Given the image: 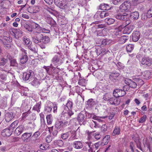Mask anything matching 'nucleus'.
<instances>
[{
  "label": "nucleus",
  "mask_w": 152,
  "mask_h": 152,
  "mask_svg": "<svg viewBox=\"0 0 152 152\" xmlns=\"http://www.w3.org/2000/svg\"><path fill=\"white\" fill-rule=\"evenodd\" d=\"M64 57L61 53L58 52L54 55L51 60V64L49 67L53 69L61 65L64 61Z\"/></svg>",
  "instance_id": "nucleus-1"
},
{
  "label": "nucleus",
  "mask_w": 152,
  "mask_h": 152,
  "mask_svg": "<svg viewBox=\"0 0 152 152\" xmlns=\"http://www.w3.org/2000/svg\"><path fill=\"white\" fill-rule=\"evenodd\" d=\"M70 137L69 139V140H72V139H76V132L74 130H71L65 133H62L61 134V138L64 140H66Z\"/></svg>",
  "instance_id": "nucleus-2"
},
{
  "label": "nucleus",
  "mask_w": 152,
  "mask_h": 152,
  "mask_svg": "<svg viewBox=\"0 0 152 152\" xmlns=\"http://www.w3.org/2000/svg\"><path fill=\"white\" fill-rule=\"evenodd\" d=\"M34 76V72L32 70H29L23 73V78L25 81H31Z\"/></svg>",
  "instance_id": "nucleus-3"
},
{
  "label": "nucleus",
  "mask_w": 152,
  "mask_h": 152,
  "mask_svg": "<svg viewBox=\"0 0 152 152\" xmlns=\"http://www.w3.org/2000/svg\"><path fill=\"white\" fill-rule=\"evenodd\" d=\"M131 6V4L128 1H125L120 6V10L121 12H124L129 10Z\"/></svg>",
  "instance_id": "nucleus-4"
},
{
  "label": "nucleus",
  "mask_w": 152,
  "mask_h": 152,
  "mask_svg": "<svg viewBox=\"0 0 152 152\" xmlns=\"http://www.w3.org/2000/svg\"><path fill=\"white\" fill-rule=\"evenodd\" d=\"M43 38V35L41 34H34L32 35V41L36 44L41 42Z\"/></svg>",
  "instance_id": "nucleus-5"
},
{
  "label": "nucleus",
  "mask_w": 152,
  "mask_h": 152,
  "mask_svg": "<svg viewBox=\"0 0 152 152\" xmlns=\"http://www.w3.org/2000/svg\"><path fill=\"white\" fill-rule=\"evenodd\" d=\"M125 94V91L122 89H117L115 90L113 92V96L116 97H121Z\"/></svg>",
  "instance_id": "nucleus-6"
},
{
  "label": "nucleus",
  "mask_w": 152,
  "mask_h": 152,
  "mask_svg": "<svg viewBox=\"0 0 152 152\" xmlns=\"http://www.w3.org/2000/svg\"><path fill=\"white\" fill-rule=\"evenodd\" d=\"M54 3L60 8L64 9L67 7L65 0H54Z\"/></svg>",
  "instance_id": "nucleus-7"
},
{
  "label": "nucleus",
  "mask_w": 152,
  "mask_h": 152,
  "mask_svg": "<svg viewBox=\"0 0 152 152\" xmlns=\"http://www.w3.org/2000/svg\"><path fill=\"white\" fill-rule=\"evenodd\" d=\"M32 133L26 132L23 133L21 136V138L22 140L25 142L30 141L29 138L32 135Z\"/></svg>",
  "instance_id": "nucleus-8"
},
{
  "label": "nucleus",
  "mask_w": 152,
  "mask_h": 152,
  "mask_svg": "<svg viewBox=\"0 0 152 152\" xmlns=\"http://www.w3.org/2000/svg\"><path fill=\"white\" fill-rule=\"evenodd\" d=\"M4 41H3V43L5 48L6 49L9 48L10 47V45L9 44V43L12 41V38L11 37H4Z\"/></svg>",
  "instance_id": "nucleus-9"
},
{
  "label": "nucleus",
  "mask_w": 152,
  "mask_h": 152,
  "mask_svg": "<svg viewBox=\"0 0 152 152\" xmlns=\"http://www.w3.org/2000/svg\"><path fill=\"white\" fill-rule=\"evenodd\" d=\"M125 83L129 86V87L132 88H136L137 85V83L130 79H126L125 80Z\"/></svg>",
  "instance_id": "nucleus-10"
},
{
  "label": "nucleus",
  "mask_w": 152,
  "mask_h": 152,
  "mask_svg": "<svg viewBox=\"0 0 152 152\" xmlns=\"http://www.w3.org/2000/svg\"><path fill=\"white\" fill-rule=\"evenodd\" d=\"M25 129V128L23 125L19 126L15 129V134L16 135L18 136L20 135Z\"/></svg>",
  "instance_id": "nucleus-11"
},
{
  "label": "nucleus",
  "mask_w": 152,
  "mask_h": 152,
  "mask_svg": "<svg viewBox=\"0 0 152 152\" xmlns=\"http://www.w3.org/2000/svg\"><path fill=\"white\" fill-rule=\"evenodd\" d=\"M15 114L12 112H8L5 115V119L7 122H9L15 117Z\"/></svg>",
  "instance_id": "nucleus-12"
},
{
  "label": "nucleus",
  "mask_w": 152,
  "mask_h": 152,
  "mask_svg": "<svg viewBox=\"0 0 152 152\" xmlns=\"http://www.w3.org/2000/svg\"><path fill=\"white\" fill-rule=\"evenodd\" d=\"M40 10L38 6H34V7H29L27 9L28 11L31 13H36L39 12Z\"/></svg>",
  "instance_id": "nucleus-13"
},
{
  "label": "nucleus",
  "mask_w": 152,
  "mask_h": 152,
  "mask_svg": "<svg viewBox=\"0 0 152 152\" xmlns=\"http://www.w3.org/2000/svg\"><path fill=\"white\" fill-rule=\"evenodd\" d=\"M152 63V59L149 58H143L142 59V64L148 66H151Z\"/></svg>",
  "instance_id": "nucleus-14"
},
{
  "label": "nucleus",
  "mask_w": 152,
  "mask_h": 152,
  "mask_svg": "<svg viewBox=\"0 0 152 152\" xmlns=\"http://www.w3.org/2000/svg\"><path fill=\"white\" fill-rule=\"evenodd\" d=\"M134 28V26L132 25H128L125 27L123 31L124 34H129Z\"/></svg>",
  "instance_id": "nucleus-15"
},
{
  "label": "nucleus",
  "mask_w": 152,
  "mask_h": 152,
  "mask_svg": "<svg viewBox=\"0 0 152 152\" xmlns=\"http://www.w3.org/2000/svg\"><path fill=\"white\" fill-rule=\"evenodd\" d=\"M140 33L137 31H135L133 32L132 35V40L134 42L137 41L140 38Z\"/></svg>",
  "instance_id": "nucleus-16"
},
{
  "label": "nucleus",
  "mask_w": 152,
  "mask_h": 152,
  "mask_svg": "<svg viewBox=\"0 0 152 152\" xmlns=\"http://www.w3.org/2000/svg\"><path fill=\"white\" fill-rule=\"evenodd\" d=\"M77 120L81 125L84 124H85V116L83 114L80 113L77 117Z\"/></svg>",
  "instance_id": "nucleus-17"
},
{
  "label": "nucleus",
  "mask_w": 152,
  "mask_h": 152,
  "mask_svg": "<svg viewBox=\"0 0 152 152\" xmlns=\"http://www.w3.org/2000/svg\"><path fill=\"white\" fill-rule=\"evenodd\" d=\"M9 129H6L3 130L1 133V135L3 137H9L12 134V131Z\"/></svg>",
  "instance_id": "nucleus-18"
},
{
  "label": "nucleus",
  "mask_w": 152,
  "mask_h": 152,
  "mask_svg": "<svg viewBox=\"0 0 152 152\" xmlns=\"http://www.w3.org/2000/svg\"><path fill=\"white\" fill-rule=\"evenodd\" d=\"M68 109L66 106L65 105H63L61 107L60 110L62 113L61 117H65V116H66L68 114L66 112L67 111Z\"/></svg>",
  "instance_id": "nucleus-19"
},
{
  "label": "nucleus",
  "mask_w": 152,
  "mask_h": 152,
  "mask_svg": "<svg viewBox=\"0 0 152 152\" xmlns=\"http://www.w3.org/2000/svg\"><path fill=\"white\" fill-rule=\"evenodd\" d=\"M40 135V132L37 131L35 132L34 134L31 136L32 139L31 140V142L32 143H35L36 141L37 140L38 137Z\"/></svg>",
  "instance_id": "nucleus-20"
},
{
  "label": "nucleus",
  "mask_w": 152,
  "mask_h": 152,
  "mask_svg": "<svg viewBox=\"0 0 152 152\" xmlns=\"http://www.w3.org/2000/svg\"><path fill=\"white\" fill-rule=\"evenodd\" d=\"M73 146L75 148L78 149L82 148L83 145L81 141H75L73 143Z\"/></svg>",
  "instance_id": "nucleus-21"
},
{
  "label": "nucleus",
  "mask_w": 152,
  "mask_h": 152,
  "mask_svg": "<svg viewBox=\"0 0 152 152\" xmlns=\"http://www.w3.org/2000/svg\"><path fill=\"white\" fill-rule=\"evenodd\" d=\"M109 51L106 48H98L96 50V52L97 55H99L101 53L106 54Z\"/></svg>",
  "instance_id": "nucleus-22"
},
{
  "label": "nucleus",
  "mask_w": 152,
  "mask_h": 152,
  "mask_svg": "<svg viewBox=\"0 0 152 152\" xmlns=\"http://www.w3.org/2000/svg\"><path fill=\"white\" fill-rule=\"evenodd\" d=\"M110 136L109 135H106L103 139L101 143V145L104 146L107 145Z\"/></svg>",
  "instance_id": "nucleus-23"
},
{
  "label": "nucleus",
  "mask_w": 152,
  "mask_h": 152,
  "mask_svg": "<svg viewBox=\"0 0 152 152\" xmlns=\"http://www.w3.org/2000/svg\"><path fill=\"white\" fill-rule=\"evenodd\" d=\"M121 34L122 32L121 31L117 29L113 32L112 35L114 38L119 37Z\"/></svg>",
  "instance_id": "nucleus-24"
},
{
  "label": "nucleus",
  "mask_w": 152,
  "mask_h": 152,
  "mask_svg": "<svg viewBox=\"0 0 152 152\" xmlns=\"http://www.w3.org/2000/svg\"><path fill=\"white\" fill-rule=\"evenodd\" d=\"M121 129L118 126H116L114 128L112 133V135L113 136L116 135H119L120 134Z\"/></svg>",
  "instance_id": "nucleus-25"
},
{
  "label": "nucleus",
  "mask_w": 152,
  "mask_h": 152,
  "mask_svg": "<svg viewBox=\"0 0 152 152\" xmlns=\"http://www.w3.org/2000/svg\"><path fill=\"white\" fill-rule=\"evenodd\" d=\"M53 144L56 146L62 147L64 145V142L61 140H55L54 141Z\"/></svg>",
  "instance_id": "nucleus-26"
},
{
  "label": "nucleus",
  "mask_w": 152,
  "mask_h": 152,
  "mask_svg": "<svg viewBox=\"0 0 152 152\" xmlns=\"http://www.w3.org/2000/svg\"><path fill=\"white\" fill-rule=\"evenodd\" d=\"M110 7L107 4H100L99 7V9L102 10H108Z\"/></svg>",
  "instance_id": "nucleus-27"
},
{
  "label": "nucleus",
  "mask_w": 152,
  "mask_h": 152,
  "mask_svg": "<svg viewBox=\"0 0 152 152\" xmlns=\"http://www.w3.org/2000/svg\"><path fill=\"white\" fill-rule=\"evenodd\" d=\"M55 126L57 129L61 130L64 128L63 125V121H56V123Z\"/></svg>",
  "instance_id": "nucleus-28"
},
{
  "label": "nucleus",
  "mask_w": 152,
  "mask_h": 152,
  "mask_svg": "<svg viewBox=\"0 0 152 152\" xmlns=\"http://www.w3.org/2000/svg\"><path fill=\"white\" fill-rule=\"evenodd\" d=\"M23 39L24 45L28 47L31 44V42L30 41L29 39L27 38L26 37H23Z\"/></svg>",
  "instance_id": "nucleus-29"
},
{
  "label": "nucleus",
  "mask_w": 152,
  "mask_h": 152,
  "mask_svg": "<svg viewBox=\"0 0 152 152\" xmlns=\"http://www.w3.org/2000/svg\"><path fill=\"white\" fill-rule=\"evenodd\" d=\"M28 60V57L26 54H22L20 59V62L21 64H24L26 63Z\"/></svg>",
  "instance_id": "nucleus-30"
},
{
  "label": "nucleus",
  "mask_w": 152,
  "mask_h": 152,
  "mask_svg": "<svg viewBox=\"0 0 152 152\" xmlns=\"http://www.w3.org/2000/svg\"><path fill=\"white\" fill-rule=\"evenodd\" d=\"M139 14L138 12L135 11L131 13L130 16L131 18L134 20H137L139 18Z\"/></svg>",
  "instance_id": "nucleus-31"
},
{
  "label": "nucleus",
  "mask_w": 152,
  "mask_h": 152,
  "mask_svg": "<svg viewBox=\"0 0 152 152\" xmlns=\"http://www.w3.org/2000/svg\"><path fill=\"white\" fill-rule=\"evenodd\" d=\"M73 106V104L72 100L69 99H68L67 102L66 104V106L69 110L72 109Z\"/></svg>",
  "instance_id": "nucleus-32"
},
{
  "label": "nucleus",
  "mask_w": 152,
  "mask_h": 152,
  "mask_svg": "<svg viewBox=\"0 0 152 152\" xmlns=\"http://www.w3.org/2000/svg\"><path fill=\"white\" fill-rule=\"evenodd\" d=\"M129 37L128 36H123L119 38V42L121 44L124 43L128 39Z\"/></svg>",
  "instance_id": "nucleus-33"
},
{
  "label": "nucleus",
  "mask_w": 152,
  "mask_h": 152,
  "mask_svg": "<svg viewBox=\"0 0 152 152\" xmlns=\"http://www.w3.org/2000/svg\"><path fill=\"white\" fill-rule=\"evenodd\" d=\"M105 12L102 11L100 12H97L94 15L95 18H97V16L99 15L100 18H104L105 17Z\"/></svg>",
  "instance_id": "nucleus-34"
},
{
  "label": "nucleus",
  "mask_w": 152,
  "mask_h": 152,
  "mask_svg": "<svg viewBox=\"0 0 152 152\" xmlns=\"http://www.w3.org/2000/svg\"><path fill=\"white\" fill-rule=\"evenodd\" d=\"M31 84L35 87L38 86L40 84V82L38 79L35 78L31 82Z\"/></svg>",
  "instance_id": "nucleus-35"
},
{
  "label": "nucleus",
  "mask_w": 152,
  "mask_h": 152,
  "mask_svg": "<svg viewBox=\"0 0 152 152\" xmlns=\"http://www.w3.org/2000/svg\"><path fill=\"white\" fill-rule=\"evenodd\" d=\"M41 108V102H39L35 105L33 107V110L37 111L38 113L40 111Z\"/></svg>",
  "instance_id": "nucleus-36"
},
{
  "label": "nucleus",
  "mask_w": 152,
  "mask_h": 152,
  "mask_svg": "<svg viewBox=\"0 0 152 152\" xmlns=\"http://www.w3.org/2000/svg\"><path fill=\"white\" fill-rule=\"evenodd\" d=\"M18 123V121H14L10 125L9 128L12 131L17 126Z\"/></svg>",
  "instance_id": "nucleus-37"
},
{
  "label": "nucleus",
  "mask_w": 152,
  "mask_h": 152,
  "mask_svg": "<svg viewBox=\"0 0 152 152\" xmlns=\"http://www.w3.org/2000/svg\"><path fill=\"white\" fill-rule=\"evenodd\" d=\"M135 142H131L129 143V148L132 152H134V150H136L135 146Z\"/></svg>",
  "instance_id": "nucleus-38"
},
{
  "label": "nucleus",
  "mask_w": 152,
  "mask_h": 152,
  "mask_svg": "<svg viewBox=\"0 0 152 152\" xmlns=\"http://www.w3.org/2000/svg\"><path fill=\"white\" fill-rule=\"evenodd\" d=\"M119 75V74L118 73H113L110 75V78L111 79H116L117 77Z\"/></svg>",
  "instance_id": "nucleus-39"
},
{
  "label": "nucleus",
  "mask_w": 152,
  "mask_h": 152,
  "mask_svg": "<svg viewBox=\"0 0 152 152\" xmlns=\"http://www.w3.org/2000/svg\"><path fill=\"white\" fill-rule=\"evenodd\" d=\"M105 21L108 25H110L113 23L115 21L114 19L109 18H106Z\"/></svg>",
  "instance_id": "nucleus-40"
},
{
  "label": "nucleus",
  "mask_w": 152,
  "mask_h": 152,
  "mask_svg": "<svg viewBox=\"0 0 152 152\" xmlns=\"http://www.w3.org/2000/svg\"><path fill=\"white\" fill-rule=\"evenodd\" d=\"M79 85L81 86H85L86 84V81L84 79H80L78 82Z\"/></svg>",
  "instance_id": "nucleus-41"
},
{
  "label": "nucleus",
  "mask_w": 152,
  "mask_h": 152,
  "mask_svg": "<svg viewBox=\"0 0 152 152\" xmlns=\"http://www.w3.org/2000/svg\"><path fill=\"white\" fill-rule=\"evenodd\" d=\"M47 122L48 124H50L52 122V116L51 115H49L46 117Z\"/></svg>",
  "instance_id": "nucleus-42"
},
{
  "label": "nucleus",
  "mask_w": 152,
  "mask_h": 152,
  "mask_svg": "<svg viewBox=\"0 0 152 152\" xmlns=\"http://www.w3.org/2000/svg\"><path fill=\"white\" fill-rule=\"evenodd\" d=\"M95 104V102L94 101L93 99H88L87 102V105L90 107H92Z\"/></svg>",
  "instance_id": "nucleus-43"
},
{
  "label": "nucleus",
  "mask_w": 152,
  "mask_h": 152,
  "mask_svg": "<svg viewBox=\"0 0 152 152\" xmlns=\"http://www.w3.org/2000/svg\"><path fill=\"white\" fill-rule=\"evenodd\" d=\"M134 45L132 44H129L127 45L126 47V49L127 52H131L134 49Z\"/></svg>",
  "instance_id": "nucleus-44"
},
{
  "label": "nucleus",
  "mask_w": 152,
  "mask_h": 152,
  "mask_svg": "<svg viewBox=\"0 0 152 152\" xmlns=\"http://www.w3.org/2000/svg\"><path fill=\"white\" fill-rule=\"evenodd\" d=\"M27 47L34 53H36V50L35 48V45H31H31H29Z\"/></svg>",
  "instance_id": "nucleus-45"
},
{
  "label": "nucleus",
  "mask_w": 152,
  "mask_h": 152,
  "mask_svg": "<svg viewBox=\"0 0 152 152\" xmlns=\"http://www.w3.org/2000/svg\"><path fill=\"white\" fill-rule=\"evenodd\" d=\"M40 148L41 149L46 150L49 149L50 147L48 144L45 145V144H41V145H40Z\"/></svg>",
  "instance_id": "nucleus-46"
},
{
  "label": "nucleus",
  "mask_w": 152,
  "mask_h": 152,
  "mask_svg": "<svg viewBox=\"0 0 152 152\" xmlns=\"http://www.w3.org/2000/svg\"><path fill=\"white\" fill-rule=\"evenodd\" d=\"M42 41L44 44H46L48 43L50 41V39L47 36H44L42 39Z\"/></svg>",
  "instance_id": "nucleus-47"
},
{
  "label": "nucleus",
  "mask_w": 152,
  "mask_h": 152,
  "mask_svg": "<svg viewBox=\"0 0 152 152\" xmlns=\"http://www.w3.org/2000/svg\"><path fill=\"white\" fill-rule=\"evenodd\" d=\"M111 97V96L110 94L107 93L104 95L103 99L105 101H108Z\"/></svg>",
  "instance_id": "nucleus-48"
},
{
  "label": "nucleus",
  "mask_w": 152,
  "mask_h": 152,
  "mask_svg": "<svg viewBox=\"0 0 152 152\" xmlns=\"http://www.w3.org/2000/svg\"><path fill=\"white\" fill-rule=\"evenodd\" d=\"M90 127L92 129L93 128H96L97 127L96 123L93 120L90 122Z\"/></svg>",
  "instance_id": "nucleus-49"
},
{
  "label": "nucleus",
  "mask_w": 152,
  "mask_h": 152,
  "mask_svg": "<svg viewBox=\"0 0 152 152\" xmlns=\"http://www.w3.org/2000/svg\"><path fill=\"white\" fill-rule=\"evenodd\" d=\"M7 59L4 58H1L0 59V65H4L7 62Z\"/></svg>",
  "instance_id": "nucleus-50"
},
{
  "label": "nucleus",
  "mask_w": 152,
  "mask_h": 152,
  "mask_svg": "<svg viewBox=\"0 0 152 152\" xmlns=\"http://www.w3.org/2000/svg\"><path fill=\"white\" fill-rule=\"evenodd\" d=\"M10 65L13 66H17L18 65L15 59H12L10 61Z\"/></svg>",
  "instance_id": "nucleus-51"
},
{
  "label": "nucleus",
  "mask_w": 152,
  "mask_h": 152,
  "mask_svg": "<svg viewBox=\"0 0 152 152\" xmlns=\"http://www.w3.org/2000/svg\"><path fill=\"white\" fill-rule=\"evenodd\" d=\"M95 131L92 132H89V131H88L87 132L88 137L87 139L89 141L91 140L92 136L91 135H93V132H94Z\"/></svg>",
  "instance_id": "nucleus-52"
},
{
  "label": "nucleus",
  "mask_w": 152,
  "mask_h": 152,
  "mask_svg": "<svg viewBox=\"0 0 152 152\" xmlns=\"http://www.w3.org/2000/svg\"><path fill=\"white\" fill-rule=\"evenodd\" d=\"M114 105H117L120 104L121 100L118 98H114Z\"/></svg>",
  "instance_id": "nucleus-53"
},
{
  "label": "nucleus",
  "mask_w": 152,
  "mask_h": 152,
  "mask_svg": "<svg viewBox=\"0 0 152 152\" xmlns=\"http://www.w3.org/2000/svg\"><path fill=\"white\" fill-rule=\"evenodd\" d=\"M93 135L95 139L97 140L100 139L101 136L99 133L98 132L93 134Z\"/></svg>",
  "instance_id": "nucleus-54"
},
{
  "label": "nucleus",
  "mask_w": 152,
  "mask_h": 152,
  "mask_svg": "<svg viewBox=\"0 0 152 152\" xmlns=\"http://www.w3.org/2000/svg\"><path fill=\"white\" fill-rule=\"evenodd\" d=\"M52 107L48 105H46L45 107V111L47 112H50L52 110Z\"/></svg>",
  "instance_id": "nucleus-55"
},
{
  "label": "nucleus",
  "mask_w": 152,
  "mask_h": 152,
  "mask_svg": "<svg viewBox=\"0 0 152 152\" xmlns=\"http://www.w3.org/2000/svg\"><path fill=\"white\" fill-rule=\"evenodd\" d=\"M146 16L148 18H149L152 17V7L148 11Z\"/></svg>",
  "instance_id": "nucleus-56"
},
{
  "label": "nucleus",
  "mask_w": 152,
  "mask_h": 152,
  "mask_svg": "<svg viewBox=\"0 0 152 152\" xmlns=\"http://www.w3.org/2000/svg\"><path fill=\"white\" fill-rule=\"evenodd\" d=\"M127 15H128L126 13H124L123 14H121V20H126L127 19Z\"/></svg>",
  "instance_id": "nucleus-57"
},
{
  "label": "nucleus",
  "mask_w": 152,
  "mask_h": 152,
  "mask_svg": "<svg viewBox=\"0 0 152 152\" xmlns=\"http://www.w3.org/2000/svg\"><path fill=\"white\" fill-rule=\"evenodd\" d=\"M99 118V117L97 116L96 115H94L92 117V118L93 119H94V120H97V121H98L100 122L102 121V120L100 119V118ZM101 118H104V117H102Z\"/></svg>",
  "instance_id": "nucleus-58"
},
{
  "label": "nucleus",
  "mask_w": 152,
  "mask_h": 152,
  "mask_svg": "<svg viewBox=\"0 0 152 152\" xmlns=\"http://www.w3.org/2000/svg\"><path fill=\"white\" fill-rule=\"evenodd\" d=\"M125 0H113V3L115 5H118L119 3H121L123 1Z\"/></svg>",
  "instance_id": "nucleus-59"
},
{
  "label": "nucleus",
  "mask_w": 152,
  "mask_h": 152,
  "mask_svg": "<svg viewBox=\"0 0 152 152\" xmlns=\"http://www.w3.org/2000/svg\"><path fill=\"white\" fill-rule=\"evenodd\" d=\"M135 143L137 147L141 151H142V149L141 145V142L139 141H137L135 142Z\"/></svg>",
  "instance_id": "nucleus-60"
},
{
  "label": "nucleus",
  "mask_w": 152,
  "mask_h": 152,
  "mask_svg": "<svg viewBox=\"0 0 152 152\" xmlns=\"http://www.w3.org/2000/svg\"><path fill=\"white\" fill-rule=\"evenodd\" d=\"M146 115H143L141 117L140 120L139 122L140 123H142L145 122L146 120Z\"/></svg>",
  "instance_id": "nucleus-61"
},
{
  "label": "nucleus",
  "mask_w": 152,
  "mask_h": 152,
  "mask_svg": "<svg viewBox=\"0 0 152 152\" xmlns=\"http://www.w3.org/2000/svg\"><path fill=\"white\" fill-rule=\"evenodd\" d=\"M52 138L50 135L48 136L46 138V141L48 143H49L52 140Z\"/></svg>",
  "instance_id": "nucleus-62"
},
{
  "label": "nucleus",
  "mask_w": 152,
  "mask_h": 152,
  "mask_svg": "<svg viewBox=\"0 0 152 152\" xmlns=\"http://www.w3.org/2000/svg\"><path fill=\"white\" fill-rule=\"evenodd\" d=\"M30 113L29 111H28L27 112L23 113L22 114V118L24 119L25 117L26 116H28L30 114Z\"/></svg>",
  "instance_id": "nucleus-63"
},
{
  "label": "nucleus",
  "mask_w": 152,
  "mask_h": 152,
  "mask_svg": "<svg viewBox=\"0 0 152 152\" xmlns=\"http://www.w3.org/2000/svg\"><path fill=\"white\" fill-rule=\"evenodd\" d=\"M42 28L39 26L35 31H36V32L38 34H39V33L42 32Z\"/></svg>",
  "instance_id": "nucleus-64"
}]
</instances>
